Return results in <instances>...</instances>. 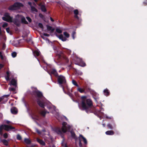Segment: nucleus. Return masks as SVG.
I'll return each instance as SVG.
<instances>
[{
    "mask_svg": "<svg viewBox=\"0 0 147 147\" xmlns=\"http://www.w3.org/2000/svg\"><path fill=\"white\" fill-rule=\"evenodd\" d=\"M25 40L29 44H32L33 42L32 41V39L31 37H29L27 38V39H25Z\"/></svg>",
    "mask_w": 147,
    "mask_h": 147,
    "instance_id": "nucleus-23",
    "label": "nucleus"
},
{
    "mask_svg": "<svg viewBox=\"0 0 147 147\" xmlns=\"http://www.w3.org/2000/svg\"><path fill=\"white\" fill-rule=\"evenodd\" d=\"M86 66V64L85 63L83 62H82L81 64V66L82 67H84Z\"/></svg>",
    "mask_w": 147,
    "mask_h": 147,
    "instance_id": "nucleus-48",
    "label": "nucleus"
},
{
    "mask_svg": "<svg viewBox=\"0 0 147 147\" xmlns=\"http://www.w3.org/2000/svg\"><path fill=\"white\" fill-rule=\"evenodd\" d=\"M11 84L12 85L16 86L17 84V81L15 79H12L11 80Z\"/></svg>",
    "mask_w": 147,
    "mask_h": 147,
    "instance_id": "nucleus-21",
    "label": "nucleus"
},
{
    "mask_svg": "<svg viewBox=\"0 0 147 147\" xmlns=\"http://www.w3.org/2000/svg\"><path fill=\"white\" fill-rule=\"evenodd\" d=\"M41 10L43 12H46L47 11L46 9L45 6L44 5H41L40 6Z\"/></svg>",
    "mask_w": 147,
    "mask_h": 147,
    "instance_id": "nucleus-28",
    "label": "nucleus"
},
{
    "mask_svg": "<svg viewBox=\"0 0 147 147\" xmlns=\"http://www.w3.org/2000/svg\"><path fill=\"white\" fill-rule=\"evenodd\" d=\"M9 96V94L4 95L0 98V102L2 104H4L8 100V97Z\"/></svg>",
    "mask_w": 147,
    "mask_h": 147,
    "instance_id": "nucleus-8",
    "label": "nucleus"
},
{
    "mask_svg": "<svg viewBox=\"0 0 147 147\" xmlns=\"http://www.w3.org/2000/svg\"><path fill=\"white\" fill-rule=\"evenodd\" d=\"M48 73L50 75H53L56 77L58 75L56 70L54 68L50 69L48 70Z\"/></svg>",
    "mask_w": 147,
    "mask_h": 147,
    "instance_id": "nucleus-7",
    "label": "nucleus"
},
{
    "mask_svg": "<svg viewBox=\"0 0 147 147\" xmlns=\"http://www.w3.org/2000/svg\"><path fill=\"white\" fill-rule=\"evenodd\" d=\"M47 113V111L45 109V110L43 111H42L40 113L41 115L43 117L45 116L46 114Z\"/></svg>",
    "mask_w": 147,
    "mask_h": 147,
    "instance_id": "nucleus-25",
    "label": "nucleus"
},
{
    "mask_svg": "<svg viewBox=\"0 0 147 147\" xmlns=\"http://www.w3.org/2000/svg\"><path fill=\"white\" fill-rule=\"evenodd\" d=\"M9 90L10 91H12L13 92L15 91L16 90L15 88H9Z\"/></svg>",
    "mask_w": 147,
    "mask_h": 147,
    "instance_id": "nucleus-41",
    "label": "nucleus"
},
{
    "mask_svg": "<svg viewBox=\"0 0 147 147\" xmlns=\"http://www.w3.org/2000/svg\"><path fill=\"white\" fill-rule=\"evenodd\" d=\"M104 92L105 95L107 96H109L110 94L109 92L107 89H105L104 90Z\"/></svg>",
    "mask_w": 147,
    "mask_h": 147,
    "instance_id": "nucleus-27",
    "label": "nucleus"
},
{
    "mask_svg": "<svg viewBox=\"0 0 147 147\" xmlns=\"http://www.w3.org/2000/svg\"><path fill=\"white\" fill-rule=\"evenodd\" d=\"M28 5L30 6V7H31L32 6V3L31 2H28Z\"/></svg>",
    "mask_w": 147,
    "mask_h": 147,
    "instance_id": "nucleus-51",
    "label": "nucleus"
},
{
    "mask_svg": "<svg viewBox=\"0 0 147 147\" xmlns=\"http://www.w3.org/2000/svg\"><path fill=\"white\" fill-rule=\"evenodd\" d=\"M72 83L74 85L77 87L79 86L77 83L74 80H72Z\"/></svg>",
    "mask_w": 147,
    "mask_h": 147,
    "instance_id": "nucleus-33",
    "label": "nucleus"
},
{
    "mask_svg": "<svg viewBox=\"0 0 147 147\" xmlns=\"http://www.w3.org/2000/svg\"><path fill=\"white\" fill-rule=\"evenodd\" d=\"M63 34L67 38H68L69 37V34L66 32H63Z\"/></svg>",
    "mask_w": 147,
    "mask_h": 147,
    "instance_id": "nucleus-34",
    "label": "nucleus"
},
{
    "mask_svg": "<svg viewBox=\"0 0 147 147\" xmlns=\"http://www.w3.org/2000/svg\"><path fill=\"white\" fill-rule=\"evenodd\" d=\"M43 35L46 36L48 37L49 36V35L47 33H44L43 34Z\"/></svg>",
    "mask_w": 147,
    "mask_h": 147,
    "instance_id": "nucleus-50",
    "label": "nucleus"
},
{
    "mask_svg": "<svg viewBox=\"0 0 147 147\" xmlns=\"http://www.w3.org/2000/svg\"><path fill=\"white\" fill-rule=\"evenodd\" d=\"M62 126L61 127V130L63 132L65 133L67 131H70L71 126L70 125H67L65 122H63L62 123Z\"/></svg>",
    "mask_w": 147,
    "mask_h": 147,
    "instance_id": "nucleus-4",
    "label": "nucleus"
},
{
    "mask_svg": "<svg viewBox=\"0 0 147 147\" xmlns=\"http://www.w3.org/2000/svg\"><path fill=\"white\" fill-rule=\"evenodd\" d=\"M107 127L110 129H113V127L112 125L110 123H109L107 125Z\"/></svg>",
    "mask_w": 147,
    "mask_h": 147,
    "instance_id": "nucleus-35",
    "label": "nucleus"
},
{
    "mask_svg": "<svg viewBox=\"0 0 147 147\" xmlns=\"http://www.w3.org/2000/svg\"><path fill=\"white\" fill-rule=\"evenodd\" d=\"M56 78H57V82L58 84L61 85V87L64 90V87L62 84H65L66 83V81L65 77L62 75L59 76L58 75Z\"/></svg>",
    "mask_w": 147,
    "mask_h": 147,
    "instance_id": "nucleus-2",
    "label": "nucleus"
},
{
    "mask_svg": "<svg viewBox=\"0 0 147 147\" xmlns=\"http://www.w3.org/2000/svg\"><path fill=\"white\" fill-rule=\"evenodd\" d=\"M21 21L22 23L25 24H28V22L26 21L25 18L23 17L22 18Z\"/></svg>",
    "mask_w": 147,
    "mask_h": 147,
    "instance_id": "nucleus-26",
    "label": "nucleus"
},
{
    "mask_svg": "<svg viewBox=\"0 0 147 147\" xmlns=\"http://www.w3.org/2000/svg\"><path fill=\"white\" fill-rule=\"evenodd\" d=\"M24 5L22 3L20 2L15 3L13 5L9 6L8 9L9 10L13 11L18 9L21 7H23Z\"/></svg>",
    "mask_w": 147,
    "mask_h": 147,
    "instance_id": "nucleus-3",
    "label": "nucleus"
},
{
    "mask_svg": "<svg viewBox=\"0 0 147 147\" xmlns=\"http://www.w3.org/2000/svg\"><path fill=\"white\" fill-rule=\"evenodd\" d=\"M26 19L29 22H31L32 20L30 17H26Z\"/></svg>",
    "mask_w": 147,
    "mask_h": 147,
    "instance_id": "nucleus-49",
    "label": "nucleus"
},
{
    "mask_svg": "<svg viewBox=\"0 0 147 147\" xmlns=\"http://www.w3.org/2000/svg\"><path fill=\"white\" fill-rule=\"evenodd\" d=\"M34 55L35 57H38L39 55V52L37 51H34L33 52Z\"/></svg>",
    "mask_w": 147,
    "mask_h": 147,
    "instance_id": "nucleus-29",
    "label": "nucleus"
},
{
    "mask_svg": "<svg viewBox=\"0 0 147 147\" xmlns=\"http://www.w3.org/2000/svg\"><path fill=\"white\" fill-rule=\"evenodd\" d=\"M56 32L60 34L62 32V30L59 28H56Z\"/></svg>",
    "mask_w": 147,
    "mask_h": 147,
    "instance_id": "nucleus-38",
    "label": "nucleus"
},
{
    "mask_svg": "<svg viewBox=\"0 0 147 147\" xmlns=\"http://www.w3.org/2000/svg\"><path fill=\"white\" fill-rule=\"evenodd\" d=\"M37 141L38 142L42 145L44 146L45 144V142L42 140L38 138L37 139Z\"/></svg>",
    "mask_w": 147,
    "mask_h": 147,
    "instance_id": "nucleus-18",
    "label": "nucleus"
},
{
    "mask_svg": "<svg viewBox=\"0 0 147 147\" xmlns=\"http://www.w3.org/2000/svg\"><path fill=\"white\" fill-rule=\"evenodd\" d=\"M24 142L27 144H30L31 143V140L27 138H24Z\"/></svg>",
    "mask_w": 147,
    "mask_h": 147,
    "instance_id": "nucleus-24",
    "label": "nucleus"
},
{
    "mask_svg": "<svg viewBox=\"0 0 147 147\" xmlns=\"http://www.w3.org/2000/svg\"><path fill=\"white\" fill-rule=\"evenodd\" d=\"M80 136L81 137L83 141L85 144H87V141L86 139L82 135H80Z\"/></svg>",
    "mask_w": 147,
    "mask_h": 147,
    "instance_id": "nucleus-31",
    "label": "nucleus"
},
{
    "mask_svg": "<svg viewBox=\"0 0 147 147\" xmlns=\"http://www.w3.org/2000/svg\"><path fill=\"white\" fill-rule=\"evenodd\" d=\"M35 2H37L38 1V0H34Z\"/></svg>",
    "mask_w": 147,
    "mask_h": 147,
    "instance_id": "nucleus-59",
    "label": "nucleus"
},
{
    "mask_svg": "<svg viewBox=\"0 0 147 147\" xmlns=\"http://www.w3.org/2000/svg\"><path fill=\"white\" fill-rule=\"evenodd\" d=\"M79 146L80 147H82V143H81V140L80 139H79Z\"/></svg>",
    "mask_w": 147,
    "mask_h": 147,
    "instance_id": "nucleus-47",
    "label": "nucleus"
},
{
    "mask_svg": "<svg viewBox=\"0 0 147 147\" xmlns=\"http://www.w3.org/2000/svg\"><path fill=\"white\" fill-rule=\"evenodd\" d=\"M7 76H10V73L9 71H7L6 72Z\"/></svg>",
    "mask_w": 147,
    "mask_h": 147,
    "instance_id": "nucleus-53",
    "label": "nucleus"
},
{
    "mask_svg": "<svg viewBox=\"0 0 147 147\" xmlns=\"http://www.w3.org/2000/svg\"><path fill=\"white\" fill-rule=\"evenodd\" d=\"M3 137L5 139L7 138L8 137L7 134V133H5L3 135Z\"/></svg>",
    "mask_w": 147,
    "mask_h": 147,
    "instance_id": "nucleus-43",
    "label": "nucleus"
},
{
    "mask_svg": "<svg viewBox=\"0 0 147 147\" xmlns=\"http://www.w3.org/2000/svg\"><path fill=\"white\" fill-rule=\"evenodd\" d=\"M9 121H7V123H9Z\"/></svg>",
    "mask_w": 147,
    "mask_h": 147,
    "instance_id": "nucleus-63",
    "label": "nucleus"
},
{
    "mask_svg": "<svg viewBox=\"0 0 147 147\" xmlns=\"http://www.w3.org/2000/svg\"><path fill=\"white\" fill-rule=\"evenodd\" d=\"M82 72H81V73H80V75H82Z\"/></svg>",
    "mask_w": 147,
    "mask_h": 147,
    "instance_id": "nucleus-64",
    "label": "nucleus"
},
{
    "mask_svg": "<svg viewBox=\"0 0 147 147\" xmlns=\"http://www.w3.org/2000/svg\"><path fill=\"white\" fill-rule=\"evenodd\" d=\"M106 118L109 119H110L111 118L110 117H109L107 116V117H106Z\"/></svg>",
    "mask_w": 147,
    "mask_h": 147,
    "instance_id": "nucleus-57",
    "label": "nucleus"
},
{
    "mask_svg": "<svg viewBox=\"0 0 147 147\" xmlns=\"http://www.w3.org/2000/svg\"><path fill=\"white\" fill-rule=\"evenodd\" d=\"M15 128L14 127L5 124H2L0 126V130L2 132L3 129L7 131H9L12 129H14Z\"/></svg>",
    "mask_w": 147,
    "mask_h": 147,
    "instance_id": "nucleus-5",
    "label": "nucleus"
},
{
    "mask_svg": "<svg viewBox=\"0 0 147 147\" xmlns=\"http://www.w3.org/2000/svg\"><path fill=\"white\" fill-rule=\"evenodd\" d=\"M59 38L63 41H65L67 40V39L65 37H63L62 34H60L58 36Z\"/></svg>",
    "mask_w": 147,
    "mask_h": 147,
    "instance_id": "nucleus-17",
    "label": "nucleus"
},
{
    "mask_svg": "<svg viewBox=\"0 0 147 147\" xmlns=\"http://www.w3.org/2000/svg\"><path fill=\"white\" fill-rule=\"evenodd\" d=\"M2 19L4 21L11 23L12 22L13 17L10 16L9 13H6L4 14V16L2 17Z\"/></svg>",
    "mask_w": 147,
    "mask_h": 147,
    "instance_id": "nucleus-6",
    "label": "nucleus"
},
{
    "mask_svg": "<svg viewBox=\"0 0 147 147\" xmlns=\"http://www.w3.org/2000/svg\"><path fill=\"white\" fill-rule=\"evenodd\" d=\"M101 111V110H98L96 109L94 112V114L98 117L100 119H101V116L103 114V113Z\"/></svg>",
    "mask_w": 147,
    "mask_h": 147,
    "instance_id": "nucleus-10",
    "label": "nucleus"
},
{
    "mask_svg": "<svg viewBox=\"0 0 147 147\" xmlns=\"http://www.w3.org/2000/svg\"><path fill=\"white\" fill-rule=\"evenodd\" d=\"M55 131L59 134L61 136L62 135V131L59 128H57L55 129Z\"/></svg>",
    "mask_w": 147,
    "mask_h": 147,
    "instance_id": "nucleus-16",
    "label": "nucleus"
},
{
    "mask_svg": "<svg viewBox=\"0 0 147 147\" xmlns=\"http://www.w3.org/2000/svg\"><path fill=\"white\" fill-rule=\"evenodd\" d=\"M15 25L18 27L20 26V20L17 18H15L12 20V22Z\"/></svg>",
    "mask_w": 147,
    "mask_h": 147,
    "instance_id": "nucleus-12",
    "label": "nucleus"
},
{
    "mask_svg": "<svg viewBox=\"0 0 147 147\" xmlns=\"http://www.w3.org/2000/svg\"><path fill=\"white\" fill-rule=\"evenodd\" d=\"M32 93L33 95L35 96H37L38 97L40 98L43 96L42 93L38 90H33Z\"/></svg>",
    "mask_w": 147,
    "mask_h": 147,
    "instance_id": "nucleus-9",
    "label": "nucleus"
},
{
    "mask_svg": "<svg viewBox=\"0 0 147 147\" xmlns=\"http://www.w3.org/2000/svg\"><path fill=\"white\" fill-rule=\"evenodd\" d=\"M8 30H9V29L8 28H7L6 29V31H7V32H8Z\"/></svg>",
    "mask_w": 147,
    "mask_h": 147,
    "instance_id": "nucleus-60",
    "label": "nucleus"
},
{
    "mask_svg": "<svg viewBox=\"0 0 147 147\" xmlns=\"http://www.w3.org/2000/svg\"><path fill=\"white\" fill-rule=\"evenodd\" d=\"M76 34V32L75 31L73 32L72 33V36L73 39H75V37L74 36Z\"/></svg>",
    "mask_w": 147,
    "mask_h": 147,
    "instance_id": "nucleus-45",
    "label": "nucleus"
},
{
    "mask_svg": "<svg viewBox=\"0 0 147 147\" xmlns=\"http://www.w3.org/2000/svg\"><path fill=\"white\" fill-rule=\"evenodd\" d=\"M46 26L47 28V30L48 31H50L51 33H53L54 32L55 30V28H52V26H50L48 25H46Z\"/></svg>",
    "mask_w": 147,
    "mask_h": 147,
    "instance_id": "nucleus-13",
    "label": "nucleus"
},
{
    "mask_svg": "<svg viewBox=\"0 0 147 147\" xmlns=\"http://www.w3.org/2000/svg\"><path fill=\"white\" fill-rule=\"evenodd\" d=\"M10 76H6L5 77V79L7 81H8L10 80Z\"/></svg>",
    "mask_w": 147,
    "mask_h": 147,
    "instance_id": "nucleus-44",
    "label": "nucleus"
},
{
    "mask_svg": "<svg viewBox=\"0 0 147 147\" xmlns=\"http://www.w3.org/2000/svg\"><path fill=\"white\" fill-rule=\"evenodd\" d=\"M114 132L112 130H109L106 132L105 134L107 135H113L114 134Z\"/></svg>",
    "mask_w": 147,
    "mask_h": 147,
    "instance_id": "nucleus-20",
    "label": "nucleus"
},
{
    "mask_svg": "<svg viewBox=\"0 0 147 147\" xmlns=\"http://www.w3.org/2000/svg\"><path fill=\"white\" fill-rule=\"evenodd\" d=\"M11 55L12 57L14 58L16 56L17 53L15 52H13L11 53Z\"/></svg>",
    "mask_w": 147,
    "mask_h": 147,
    "instance_id": "nucleus-37",
    "label": "nucleus"
},
{
    "mask_svg": "<svg viewBox=\"0 0 147 147\" xmlns=\"http://www.w3.org/2000/svg\"><path fill=\"white\" fill-rule=\"evenodd\" d=\"M0 57L2 60H3L4 57L2 54V52L1 51H0Z\"/></svg>",
    "mask_w": 147,
    "mask_h": 147,
    "instance_id": "nucleus-42",
    "label": "nucleus"
},
{
    "mask_svg": "<svg viewBox=\"0 0 147 147\" xmlns=\"http://www.w3.org/2000/svg\"><path fill=\"white\" fill-rule=\"evenodd\" d=\"M87 89L86 87H84L83 88H78V91H79L81 93H86V90Z\"/></svg>",
    "mask_w": 147,
    "mask_h": 147,
    "instance_id": "nucleus-14",
    "label": "nucleus"
},
{
    "mask_svg": "<svg viewBox=\"0 0 147 147\" xmlns=\"http://www.w3.org/2000/svg\"><path fill=\"white\" fill-rule=\"evenodd\" d=\"M38 26L42 29L43 28V24L41 23H39L38 24Z\"/></svg>",
    "mask_w": 147,
    "mask_h": 147,
    "instance_id": "nucleus-39",
    "label": "nucleus"
},
{
    "mask_svg": "<svg viewBox=\"0 0 147 147\" xmlns=\"http://www.w3.org/2000/svg\"><path fill=\"white\" fill-rule=\"evenodd\" d=\"M11 113L13 114H16L18 113L17 109L15 107H13L11 109Z\"/></svg>",
    "mask_w": 147,
    "mask_h": 147,
    "instance_id": "nucleus-15",
    "label": "nucleus"
},
{
    "mask_svg": "<svg viewBox=\"0 0 147 147\" xmlns=\"http://www.w3.org/2000/svg\"><path fill=\"white\" fill-rule=\"evenodd\" d=\"M31 11H32L38 12V10L34 6H32L31 7Z\"/></svg>",
    "mask_w": 147,
    "mask_h": 147,
    "instance_id": "nucleus-32",
    "label": "nucleus"
},
{
    "mask_svg": "<svg viewBox=\"0 0 147 147\" xmlns=\"http://www.w3.org/2000/svg\"><path fill=\"white\" fill-rule=\"evenodd\" d=\"M8 24L7 23L5 22L2 25V27L3 28H5L7 26Z\"/></svg>",
    "mask_w": 147,
    "mask_h": 147,
    "instance_id": "nucleus-46",
    "label": "nucleus"
},
{
    "mask_svg": "<svg viewBox=\"0 0 147 147\" xmlns=\"http://www.w3.org/2000/svg\"><path fill=\"white\" fill-rule=\"evenodd\" d=\"M3 144L5 146H8L9 144L8 141L5 139H3L1 140Z\"/></svg>",
    "mask_w": 147,
    "mask_h": 147,
    "instance_id": "nucleus-22",
    "label": "nucleus"
},
{
    "mask_svg": "<svg viewBox=\"0 0 147 147\" xmlns=\"http://www.w3.org/2000/svg\"><path fill=\"white\" fill-rule=\"evenodd\" d=\"M33 5H36V4L34 3H33Z\"/></svg>",
    "mask_w": 147,
    "mask_h": 147,
    "instance_id": "nucleus-61",
    "label": "nucleus"
},
{
    "mask_svg": "<svg viewBox=\"0 0 147 147\" xmlns=\"http://www.w3.org/2000/svg\"><path fill=\"white\" fill-rule=\"evenodd\" d=\"M74 13L75 14L74 15V17L75 18H77L78 19H79V18L78 16V15L79 13V11L78 9H75L74 11Z\"/></svg>",
    "mask_w": 147,
    "mask_h": 147,
    "instance_id": "nucleus-19",
    "label": "nucleus"
},
{
    "mask_svg": "<svg viewBox=\"0 0 147 147\" xmlns=\"http://www.w3.org/2000/svg\"><path fill=\"white\" fill-rule=\"evenodd\" d=\"M143 3L145 5H147V0L144 1L143 2Z\"/></svg>",
    "mask_w": 147,
    "mask_h": 147,
    "instance_id": "nucleus-52",
    "label": "nucleus"
},
{
    "mask_svg": "<svg viewBox=\"0 0 147 147\" xmlns=\"http://www.w3.org/2000/svg\"><path fill=\"white\" fill-rule=\"evenodd\" d=\"M94 100H95L96 101H97V99H98V98H95V97H94Z\"/></svg>",
    "mask_w": 147,
    "mask_h": 147,
    "instance_id": "nucleus-55",
    "label": "nucleus"
},
{
    "mask_svg": "<svg viewBox=\"0 0 147 147\" xmlns=\"http://www.w3.org/2000/svg\"><path fill=\"white\" fill-rule=\"evenodd\" d=\"M37 102L38 105L41 107L45 109V102L43 100H41L39 99H37Z\"/></svg>",
    "mask_w": 147,
    "mask_h": 147,
    "instance_id": "nucleus-11",
    "label": "nucleus"
},
{
    "mask_svg": "<svg viewBox=\"0 0 147 147\" xmlns=\"http://www.w3.org/2000/svg\"><path fill=\"white\" fill-rule=\"evenodd\" d=\"M100 110H101V111H103V109L102 108V107H100Z\"/></svg>",
    "mask_w": 147,
    "mask_h": 147,
    "instance_id": "nucleus-56",
    "label": "nucleus"
},
{
    "mask_svg": "<svg viewBox=\"0 0 147 147\" xmlns=\"http://www.w3.org/2000/svg\"><path fill=\"white\" fill-rule=\"evenodd\" d=\"M71 137L72 138H73L74 139H76V135L75 133L74 132L71 131Z\"/></svg>",
    "mask_w": 147,
    "mask_h": 147,
    "instance_id": "nucleus-30",
    "label": "nucleus"
},
{
    "mask_svg": "<svg viewBox=\"0 0 147 147\" xmlns=\"http://www.w3.org/2000/svg\"><path fill=\"white\" fill-rule=\"evenodd\" d=\"M65 147H68L66 144H65Z\"/></svg>",
    "mask_w": 147,
    "mask_h": 147,
    "instance_id": "nucleus-62",
    "label": "nucleus"
},
{
    "mask_svg": "<svg viewBox=\"0 0 147 147\" xmlns=\"http://www.w3.org/2000/svg\"><path fill=\"white\" fill-rule=\"evenodd\" d=\"M50 19L51 20L52 22H53L54 21V20L51 17H50Z\"/></svg>",
    "mask_w": 147,
    "mask_h": 147,
    "instance_id": "nucleus-54",
    "label": "nucleus"
},
{
    "mask_svg": "<svg viewBox=\"0 0 147 147\" xmlns=\"http://www.w3.org/2000/svg\"><path fill=\"white\" fill-rule=\"evenodd\" d=\"M86 96H82L81 97L82 99L81 105L83 110L86 111L87 113L91 112V107L93 105L92 100L90 99H87Z\"/></svg>",
    "mask_w": 147,
    "mask_h": 147,
    "instance_id": "nucleus-1",
    "label": "nucleus"
},
{
    "mask_svg": "<svg viewBox=\"0 0 147 147\" xmlns=\"http://www.w3.org/2000/svg\"><path fill=\"white\" fill-rule=\"evenodd\" d=\"M102 125L103 127H105V123L103 124Z\"/></svg>",
    "mask_w": 147,
    "mask_h": 147,
    "instance_id": "nucleus-58",
    "label": "nucleus"
},
{
    "mask_svg": "<svg viewBox=\"0 0 147 147\" xmlns=\"http://www.w3.org/2000/svg\"><path fill=\"white\" fill-rule=\"evenodd\" d=\"M36 132L39 134H41V132L39 131L38 129L37 128L35 129Z\"/></svg>",
    "mask_w": 147,
    "mask_h": 147,
    "instance_id": "nucleus-40",
    "label": "nucleus"
},
{
    "mask_svg": "<svg viewBox=\"0 0 147 147\" xmlns=\"http://www.w3.org/2000/svg\"><path fill=\"white\" fill-rule=\"evenodd\" d=\"M16 138H17V139L18 140H21L22 139V137L19 134H18L17 135Z\"/></svg>",
    "mask_w": 147,
    "mask_h": 147,
    "instance_id": "nucleus-36",
    "label": "nucleus"
}]
</instances>
